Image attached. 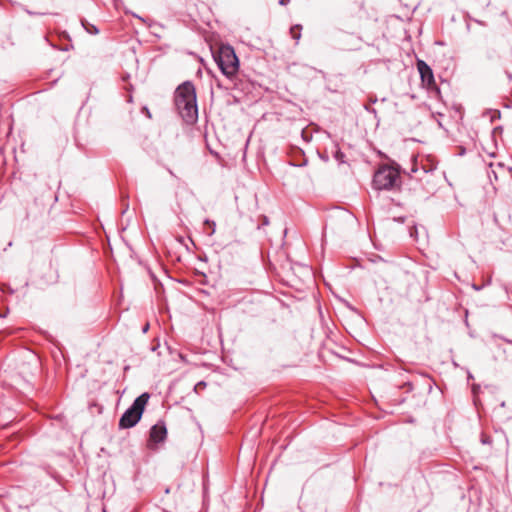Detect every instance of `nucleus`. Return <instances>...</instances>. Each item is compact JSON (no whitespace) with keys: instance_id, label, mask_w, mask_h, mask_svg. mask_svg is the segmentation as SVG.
<instances>
[{"instance_id":"obj_1","label":"nucleus","mask_w":512,"mask_h":512,"mask_svg":"<svg viewBox=\"0 0 512 512\" xmlns=\"http://www.w3.org/2000/svg\"><path fill=\"white\" fill-rule=\"evenodd\" d=\"M175 106L182 119L193 124L198 118L196 90L192 82L186 81L179 85L175 91Z\"/></svg>"},{"instance_id":"obj_2","label":"nucleus","mask_w":512,"mask_h":512,"mask_svg":"<svg viewBox=\"0 0 512 512\" xmlns=\"http://www.w3.org/2000/svg\"><path fill=\"white\" fill-rule=\"evenodd\" d=\"M221 72L228 78L233 77L239 69V60L234 49L230 45H222L219 50L213 54Z\"/></svg>"},{"instance_id":"obj_3","label":"nucleus","mask_w":512,"mask_h":512,"mask_svg":"<svg viewBox=\"0 0 512 512\" xmlns=\"http://www.w3.org/2000/svg\"><path fill=\"white\" fill-rule=\"evenodd\" d=\"M149 398L150 394L145 392L134 400L132 405L120 417V429L132 428L140 421Z\"/></svg>"},{"instance_id":"obj_4","label":"nucleus","mask_w":512,"mask_h":512,"mask_svg":"<svg viewBox=\"0 0 512 512\" xmlns=\"http://www.w3.org/2000/svg\"><path fill=\"white\" fill-rule=\"evenodd\" d=\"M372 184L377 190H392L399 186V171L392 166L382 165L374 173Z\"/></svg>"},{"instance_id":"obj_5","label":"nucleus","mask_w":512,"mask_h":512,"mask_svg":"<svg viewBox=\"0 0 512 512\" xmlns=\"http://www.w3.org/2000/svg\"><path fill=\"white\" fill-rule=\"evenodd\" d=\"M417 69L421 77V81L423 84L427 86L428 89L436 90L439 93V89L436 86L434 74L431 67L424 60H417Z\"/></svg>"},{"instance_id":"obj_6","label":"nucleus","mask_w":512,"mask_h":512,"mask_svg":"<svg viewBox=\"0 0 512 512\" xmlns=\"http://www.w3.org/2000/svg\"><path fill=\"white\" fill-rule=\"evenodd\" d=\"M167 435V429L164 424H156L150 429V439L155 443L164 441Z\"/></svg>"},{"instance_id":"obj_7","label":"nucleus","mask_w":512,"mask_h":512,"mask_svg":"<svg viewBox=\"0 0 512 512\" xmlns=\"http://www.w3.org/2000/svg\"><path fill=\"white\" fill-rule=\"evenodd\" d=\"M82 26L84 27L86 32L89 33V34L96 35V34L99 33L98 28L95 25L88 23L87 21L83 20L82 21Z\"/></svg>"},{"instance_id":"obj_8","label":"nucleus","mask_w":512,"mask_h":512,"mask_svg":"<svg viewBox=\"0 0 512 512\" xmlns=\"http://www.w3.org/2000/svg\"><path fill=\"white\" fill-rule=\"evenodd\" d=\"M301 29H302V26L299 24L292 26L290 29L291 36L296 41H298L301 37V33H300Z\"/></svg>"},{"instance_id":"obj_9","label":"nucleus","mask_w":512,"mask_h":512,"mask_svg":"<svg viewBox=\"0 0 512 512\" xmlns=\"http://www.w3.org/2000/svg\"><path fill=\"white\" fill-rule=\"evenodd\" d=\"M204 225L208 226L209 229H211L208 234H209V236H212L216 230V223L213 220L206 219L204 221Z\"/></svg>"},{"instance_id":"obj_10","label":"nucleus","mask_w":512,"mask_h":512,"mask_svg":"<svg viewBox=\"0 0 512 512\" xmlns=\"http://www.w3.org/2000/svg\"><path fill=\"white\" fill-rule=\"evenodd\" d=\"M409 235L414 240H418V228L417 226L413 225L409 228Z\"/></svg>"},{"instance_id":"obj_11","label":"nucleus","mask_w":512,"mask_h":512,"mask_svg":"<svg viewBox=\"0 0 512 512\" xmlns=\"http://www.w3.org/2000/svg\"><path fill=\"white\" fill-rule=\"evenodd\" d=\"M269 225V218L265 215H262L260 217V224H258V229H260L262 226Z\"/></svg>"},{"instance_id":"obj_12","label":"nucleus","mask_w":512,"mask_h":512,"mask_svg":"<svg viewBox=\"0 0 512 512\" xmlns=\"http://www.w3.org/2000/svg\"><path fill=\"white\" fill-rule=\"evenodd\" d=\"M491 442H492V439L490 436H488L484 433L481 434V443L482 444H491Z\"/></svg>"},{"instance_id":"obj_13","label":"nucleus","mask_w":512,"mask_h":512,"mask_svg":"<svg viewBox=\"0 0 512 512\" xmlns=\"http://www.w3.org/2000/svg\"><path fill=\"white\" fill-rule=\"evenodd\" d=\"M405 219H406V217H398V218H394L393 220L396 222H399V223H404Z\"/></svg>"},{"instance_id":"obj_14","label":"nucleus","mask_w":512,"mask_h":512,"mask_svg":"<svg viewBox=\"0 0 512 512\" xmlns=\"http://www.w3.org/2000/svg\"><path fill=\"white\" fill-rule=\"evenodd\" d=\"M365 109L368 111V112H371V113H376V110L374 108H370V106L368 105H365Z\"/></svg>"},{"instance_id":"obj_15","label":"nucleus","mask_w":512,"mask_h":512,"mask_svg":"<svg viewBox=\"0 0 512 512\" xmlns=\"http://www.w3.org/2000/svg\"><path fill=\"white\" fill-rule=\"evenodd\" d=\"M206 386V383L203 382V381H200L196 386H195V389H197L198 387H205Z\"/></svg>"},{"instance_id":"obj_16","label":"nucleus","mask_w":512,"mask_h":512,"mask_svg":"<svg viewBox=\"0 0 512 512\" xmlns=\"http://www.w3.org/2000/svg\"><path fill=\"white\" fill-rule=\"evenodd\" d=\"M148 329H149V324L147 323V324H145V325H144V327L142 328L143 333H146V332L148 331Z\"/></svg>"},{"instance_id":"obj_17","label":"nucleus","mask_w":512,"mask_h":512,"mask_svg":"<svg viewBox=\"0 0 512 512\" xmlns=\"http://www.w3.org/2000/svg\"><path fill=\"white\" fill-rule=\"evenodd\" d=\"M289 2H290V0H280V1H279V4H280V5H286V4H288Z\"/></svg>"},{"instance_id":"obj_18","label":"nucleus","mask_w":512,"mask_h":512,"mask_svg":"<svg viewBox=\"0 0 512 512\" xmlns=\"http://www.w3.org/2000/svg\"><path fill=\"white\" fill-rule=\"evenodd\" d=\"M134 16L137 17L139 20L144 21V19L142 17L135 15V14H134Z\"/></svg>"},{"instance_id":"obj_19","label":"nucleus","mask_w":512,"mask_h":512,"mask_svg":"<svg viewBox=\"0 0 512 512\" xmlns=\"http://www.w3.org/2000/svg\"><path fill=\"white\" fill-rule=\"evenodd\" d=\"M165 493H166V494L170 493V488H166V489H165Z\"/></svg>"},{"instance_id":"obj_20","label":"nucleus","mask_w":512,"mask_h":512,"mask_svg":"<svg viewBox=\"0 0 512 512\" xmlns=\"http://www.w3.org/2000/svg\"><path fill=\"white\" fill-rule=\"evenodd\" d=\"M339 152H336V157L341 158V155H339Z\"/></svg>"},{"instance_id":"obj_21","label":"nucleus","mask_w":512,"mask_h":512,"mask_svg":"<svg viewBox=\"0 0 512 512\" xmlns=\"http://www.w3.org/2000/svg\"><path fill=\"white\" fill-rule=\"evenodd\" d=\"M339 152H336V157L341 158V155H339Z\"/></svg>"}]
</instances>
